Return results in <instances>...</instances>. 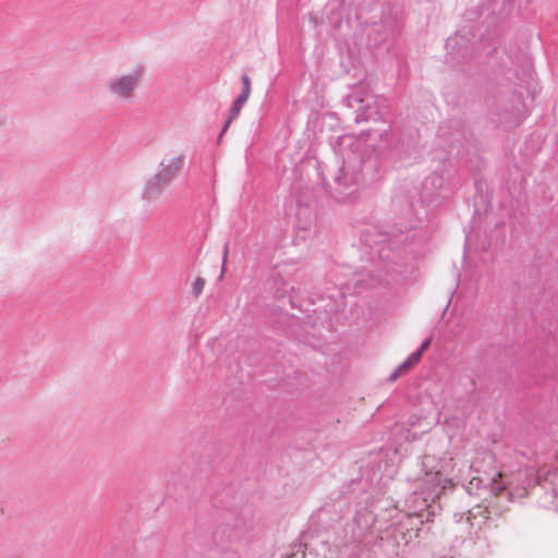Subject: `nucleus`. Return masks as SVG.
I'll return each instance as SVG.
<instances>
[{
  "mask_svg": "<svg viewBox=\"0 0 558 558\" xmlns=\"http://www.w3.org/2000/svg\"><path fill=\"white\" fill-rule=\"evenodd\" d=\"M183 166L181 156H167L160 161L157 171L147 180L143 190V198L147 202L157 201L178 175Z\"/></svg>",
  "mask_w": 558,
  "mask_h": 558,
  "instance_id": "f257e3e1",
  "label": "nucleus"
},
{
  "mask_svg": "<svg viewBox=\"0 0 558 558\" xmlns=\"http://www.w3.org/2000/svg\"><path fill=\"white\" fill-rule=\"evenodd\" d=\"M143 73L144 66L137 65L131 71V73L112 80L108 85L109 92L118 98L130 99L137 87Z\"/></svg>",
  "mask_w": 558,
  "mask_h": 558,
  "instance_id": "f03ea898",
  "label": "nucleus"
},
{
  "mask_svg": "<svg viewBox=\"0 0 558 558\" xmlns=\"http://www.w3.org/2000/svg\"><path fill=\"white\" fill-rule=\"evenodd\" d=\"M421 361V352H415L411 354L405 362L400 364L396 372L392 374L391 379H397L400 375L407 373L413 366H415Z\"/></svg>",
  "mask_w": 558,
  "mask_h": 558,
  "instance_id": "7ed1b4c3",
  "label": "nucleus"
},
{
  "mask_svg": "<svg viewBox=\"0 0 558 558\" xmlns=\"http://www.w3.org/2000/svg\"><path fill=\"white\" fill-rule=\"evenodd\" d=\"M243 106H244L243 102H240L239 99H235V101L233 102L232 108L230 110L229 119L227 120V122H226V124H225V126L222 129V133L226 132V130L231 124L232 120H234L239 116V113H240V111H241Z\"/></svg>",
  "mask_w": 558,
  "mask_h": 558,
  "instance_id": "20e7f679",
  "label": "nucleus"
},
{
  "mask_svg": "<svg viewBox=\"0 0 558 558\" xmlns=\"http://www.w3.org/2000/svg\"><path fill=\"white\" fill-rule=\"evenodd\" d=\"M205 279L202 277H197L193 283H192V291L195 296H198L202 294L204 288H205Z\"/></svg>",
  "mask_w": 558,
  "mask_h": 558,
  "instance_id": "39448f33",
  "label": "nucleus"
},
{
  "mask_svg": "<svg viewBox=\"0 0 558 558\" xmlns=\"http://www.w3.org/2000/svg\"><path fill=\"white\" fill-rule=\"evenodd\" d=\"M502 477V473L499 472L497 473L496 477L493 478V484H494V487H493V490H494V494L495 496H498L501 492H504L506 489V486L502 485V484H497V482Z\"/></svg>",
  "mask_w": 558,
  "mask_h": 558,
  "instance_id": "423d86ee",
  "label": "nucleus"
},
{
  "mask_svg": "<svg viewBox=\"0 0 558 558\" xmlns=\"http://www.w3.org/2000/svg\"><path fill=\"white\" fill-rule=\"evenodd\" d=\"M481 483L482 480L480 477H473L468 484V492L471 494L476 493V489L478 488Z\"/></svg>",
  "mask_w": 558,
  "mask_h": 558,
  "instance_id": "0eeeda50",
  "label": "nucleus"
},
{
  "mask_svg": "<svg viewBox=\"0 0 558 558\" xmlns=\"http://www.w3.org/2000/svg\"><path fill=\"white\" fill-rule=\"evenodd\" d=\"M250 95H251V92L242 89V93L238 96L236 99H239L240 102L245 104L247 101Z\"/></svg>",
  "mask_w": 558,
  "mask_h": 558,
  "instance_id": "6e6552de",
  "label": "nucleus"
},
{
  "mask_svg": "<svg viewBox=\"0 0 558 558\" xmlns=\"http://www.w3.org/2000/svg\"><path fill=\"white\" fill-rule=\"evenodd\" d=\"M242 83H243V90L251 92V81L247 75L242 76Z\"/></svg>",
  "mask_w": 558,
  "mask_h": 558,
  "instance_id": "1a4fd4ad",
  "label": "nucleus"
},
{
  "mask_svg": "<svg viewBox=\"0 0 558 558\" xmlns=\"http://www.w3.org/2000/svg\"><path fill=\"white\" fill-rule=\"evenodd\" d=\"M430 344V339H427L420 348V350L417 352H421V355L423 354V352L425 350H427V348L429 347Z\"/></svg>",
  "mask_w": 558,
  "mask_h": 558,
  "instance_id": "9d476101",
  "label": "nucleus"
}]
</instances>
